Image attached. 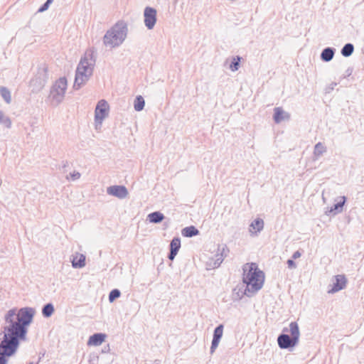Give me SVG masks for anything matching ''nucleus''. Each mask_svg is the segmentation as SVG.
<instances>
[{"label":"nucleus","mask_w":364,"mask_h":364,"mask_svg":"<svg viewBox=\"0 0 364 364\" xmlns=\"http://www.w3.org/2000/svg\"><path fill=\"white\" fill-rule=\"evenodd\" d=\"M353 68H351V67H349L345 72V74L343 75V76L341 77V78H346L347 77H349L352 75L353 73Z\"/></svg>","instance_id":"nucleus-35"},{"label":"nucleus","mask_w":364,"mask_h":364,"mask_svg":"<svg viewBox=\"0 0 364 364\" xmlns=\"http://www.w3.org/2000/svg\"><path fill=\"white\" fill-rule=\"evenodd\" d=\"M337 85L336 82H332L329 85V86L326 88V92H330L331 90H333L335 87V86Z\"/></svg>","instance_id":"nucleus-36"},{"label":"nucleus","mask_w":364,"mask_h":364,"mask_svg":"<svg viewBox=\"0 0 364 364\" xmlns=\"http://www.w3.org/2000/svg\"><path fill=\"white\" fill-rule=\"evenodd\" d=\"M156 10L151 6H146L144 11V22L145 26L149 29L151 30L155 26L156 23Z\"/></svg>","instance_id":"nucleus-9"},{"label":"nucleus","mask_w":364,"mask_h":364,"mask_svg":"<svg viewBox=\"0 0 364 364\" xmlns=\"http://www.w3.org/2000/svg\"><path fill=\"white\" fill-rule=\"evenodd\" d=\"M147 218L150 223L157 224L162 222L165 217L161 212L154 211L149 213L147 216Z\"/></svg>","instance_id":"nucleus-20"},{"label":"nucleus","mask_w":364,"mask_h":364,"mask_svg":"<svg viewBox=\"0 0 364 364\" xmlns=\"http://www.w3.org/2000/svg\"><path fill=\"white\" fill-rule=\"evenodd\" d=\"M301 255V252L299 250H297L293 253L291 259H296L300 257Z\"/></svg>","instance_id":"nucleus-37"},{"label":"nucleus","mask_w":364,"mask_h":364,"mask_svg":"<svg viewBox=\"0 0 364 364\" xmlns=\"http://www.w3.org/2000/svg\"><path fill=\"white\" fill-rule=\"evenodd\" d=\"M223 328H224L223 325L220 324L214 329L213 336V339L220 341V339L223 336Z\"/></svg>","instance_id":"nucleus-29"},{"label":"nucleus","mask_w":364,"mask_h":364,"mask_svg":"<svg viewBox=\"0 0 364 364\" xmlns=\"http://www.w3.org/2000/svg\"><path fill=\"white\" fill-rule=\"evenodd\" d=\"M287 263L289 269H295L296 267V262L294 261L293 259H288Z\"/></svg>","instance_id":"nucleus-34"},{"label":"nucleus","mask_w":364,"mask_h":364,"mask_svg":"<svg viewBox=\"0 0 364 364\" xmlns=\"http://www.w3.org/2000/svg\"><path fill=\"white\" fill-rule=\"evenodd\" d=\"M354 52V46L350 43H348L343 46V47L341 50V55L348 58Z\"/></svg>","instance_id":"nucleus-22"},{"label":"nucleus","mask_w":364,"mask_h":364,"mask_svg":"<svg viewBox=\"0 0 364 364\" xmlns=\"http://www.w3.org/2000/svg\"><path fill=\"white\" fill-rule=\"evenodd\" d=\"M181 248V239L178 237H173L169 245V253L168 258L173 260Z\"/></svg>","instance_id":"nucleus-13"},{"label":"nucleus","mask_w":364,"mask_h":364,"mask_svg":"<svg viewBox=\"0 0 364 364\" xmlns=\"http://www.w3.org/2000/svg\"><path fill=\"white\" fill-rule=\"evenodd\" d=\"M243 271L242 281L246 284V287L242 294L252 296L262 289L264 281V274L258 269L255 263H251L248 269L243 268Z\"/></svg>","instance_id":"nucleus-2"},{"label":"nucleus","mask_w":364,"mask_h":364,"mask_svg":"<svg viewBox=\"0 0 364 364\" xmlns=\"http://www.w3.org/2000/svg\"><path fill=\"white\" fill-rule=\"evenodd\" d=\"M68 82L65 77H60L53 85L50 90L49 97L55 105H58L64 99L67 90Z\"/></svg>","instance_id":"nucleus-6"},{"label":"nucleus","mask_w":364,"mask_h":364,"mask_svg":"<svg viewBox=\"0 0 364 364\" xmlns=\"http://www.w3.org/2000/svg\"><path fill=\"white\" fill-rule=\"evenodd\" d=\"M336 48L326 47L321 53L320 58L323 62H330L334 57Z\"/></svg>","instance_id":"nucleus-17"},{"label":"nucleus","mask_w":364,"mask_h":364,"mask_svg":"<svg viewBox=\"0 0 364 364\" xmlns=\"http://www.w3.org/2000/svg\"><path fill=\"white\" fill-rule=\"evenodd\" d=\"M220 343V340L213 339L212 340L211 346L210 349V354H213L215 349L218 348Z\"/></svg>","instance_id":"nucleus-31"},{"label":"nucleus","mask_w":364,"mask_h":364,"mask_svg":"<svg viewBox=\"0 0 364 364\" xmlns=\"http://www.w3.org/2000/svg\"><path fill=\"white\" fill-rule=\"evenodd\" d=\"M95 58L92 52H86L81 58L75 71L74 90H79L84 86L93 74Z\"/></svg>","instance_id":"nucleus-3"},{"label":"nucleus","mask_w":364,"mask_h":364,"mask_svg":"<svg viewBox=\"0 0 364 364\" xmlns=\"http://www.w3.org/2000/svg\"><path fill=\"white\" fill-rule=\"evenodd\" d=\"M274 117L273 119L275 123L279 124L282 121L289 120L290 119V114L284 111L282 107H275L274 109Z\"/></svg>","instance_id":"nucleus-15"},{"label":"nucleus","mask_w":364,"mask_h":364,"mask_svg":"<svg viewBox=\"0 0 364 364\" xmlns=\"http://www.w3.org/2000/svg\"><path fill=\"white\" fill-rule=\"evenodd\" d=\"M347 283V279L343 274H338L335 276V282L331 289L328 291V293H336L343 289Z\"/></svg>","instance_id":"nucleus-12"},{"label":"nucleus","mask_w":364,"mask_h":364,"mask_svg":"<svg viewBox=\"0 0 364 364\" xmlns=\"http://www.w3.org/2000/svg\"><path fill=\"white\" fill-rule=\"evenodd\" d=\"M49 6H50L49 3L48 2H45L38 9V12H39V13L44 12L45 11H46L48 9Z\"/></svg>","instance_id":"nucleus-33"},{"label":"nucleus","mask_w":364,"mask_h":364,"mask_svg":"<svg viewBox=\"0 0 364 364\" xmlns=\"http://www.w3.org/2000/svg\"><path fill=\"white\" fill-rule=\"evenodd\" d=\"M72 266L74 268H82L85 266V256L82 254L73 257L71 261Z\"/></svg>","instance_id":"nucleus-21"},{"label":"nucleus","mask_w":364,"mask_h":364,"mask_svg":"<svg viewBox=\"0 0 364 364\" xmlns=\"http://www.w3.org/2000/svg\"><path fill=\"white\" fill-rule=\"evenodd\" d=\"M110 350L109 348V345H107L106 346H105L102 349V353H107L109 352Z\"/></svg>","instance_id":"nucleus-38"},{"label":"nucleus","mask_w":364,"mask_h":364,"mask_svg":"<svg viewBox=\"0 0 364 364\" xmlns=\"http://www.w3.org/2000/svg\"><path fill=\"white\" fill-rule=\"evenodd\" d=\"M155 364H160L159 361V360H155Z\"/></svg>","instance_id":"nucleus-42"},{"label":"nucleus","mask_w":364,"mask_h":364,"mask_svg":"<svg viewBox=\"0 0 364 364\" xmlns=\"http://www.w3.org/2000/svg\"><path fill=\"white\" fill-rule=\"evenodd\" d=\"M128 32L127 24L119 21L109 29L103 37L104 45L111 49L119 47L127 38Z\"/></svg>","instance_id":"nucleus-4"},{"label":"nucleus","mask_w":364,"mask_h":364,"mask_svg":"<svg viewBox=\"0 0 364 364\" xmlns=\"http://www.w3.org/2000/svg\"><path fill=\"white\" fill-rule=\"evenodd\" d=\"M341 200L336 203H335L331 208L325 212L326 215H330L331 213L333 215H336L343 211V207L346 202V197L342 196L341 198Z\"/></svg>","instance_id":"nucleus-16"},{"label":"nucleus","mask_w":364,"mask_h":364,"mask_svg":"<svg viewBox=\"0 0 364 364\" xmlns=\"http://www.w3.org/2000/svg\"><path fill=\"white\" fill-rule=\"evenodd\" d=\"M109 105L105 100H100L95 107V121L102 123V121L108 115Z\"/></svg>","instance_id":"nucleus-8"},{"label":"nucleus","mask_w":364,"mask_h":364,"mask_svg":"<svg viewBox=\"0 0 364 364\" xmlns=\"http://www.w3.org/2000/svg\"><path fill=\"white\" fill-rule=\"evenodd\" d=\"M199 230L193 225L188 226L182 229L181 234L186 237H192L199 235Z\"/></svg>","instance_id":"nucleus-19"},{"label":"nucleus","mask_w":364,"mask_h":364,"mask_svg":"<svg viewBox=\"0 0 364 364\" xmlns=\"http://www.w3.org/2000/svg\"><path fill=\"white\" fill-rule=\"evenodd\" d=\"M121 296V292L118 289H112L109 294V301L113 302L115 299H118Z\"/></svg>","instance_id":"nucleus-30"},{"label":"nucleus","mask_w":364,"mask_h":364,"mask_svg":"<svg viewBox=\"0 0 364 364\" xmlns=\"http://www.w3.org/2000/svg\"><path fill=\"white\" fill-rule=\"evenodd\" d=\"M106 338V335L102 333H96L90 336L87 341L88 346H99L102 344Z\"/></svg>","instance_id":"nucleus-18"},{"label":"nucleus","mask_w":364,"mask_h":364,"mask_svg":"<svg viewBox=\"0 0 364 364\" xmlns=\"http://www.w3.org/2000/svg\"><path fill=\"white\" fill-rule=\"evenodd\" d=\"M54 306L52 303L45 304L42 308V314L45 318L50 317L54 312Z\"/></svg>","instance_id":"nucleus-23"},{"label":"nucleus","mask_w":364,"mask_h":364,"mask_svg":"<svg viewBox=\"0 0 364 364\" xmlns=\"http://www.w3.org/2000/svg\"><path fill=\"white\" fill-rule=\"evenodd\" d=\"M229 250L225 245L219 246L218 248V252L215 255L214 257L212 258L213 264H210L213 268L218 267L224 259L228 256Z\"/></svg>","instance_id":"nucleus-10"},{"label":"nucleus","mask_w":364,"mask_h":364,"mask_svg":"<svg viewBox=\"0 0 364 364\" xmlns=\"http://www.w3.org/2000/svg\"><path fill=\"white\" fill-rule=\"evenodd\" d=\"M264 220L257 218L255 219L250 225L249 231L251 235H257L264 228Z\"/></svg>","instance_id":"nucleus-14"},{"label":"nucleus","mask_w":364,"mask_h":364,"mask_svg":"<svg viewBox=\"0 0 364 364\" xmlns=\"http://www.w3.org/2000/svg\"><path fill=\"white\" fill-rule=\"evenodd\" d=\"M107 193V194L115 196L119 199L125 198L129 194L127 188L124 186L118 185L108 187Z\"/></svg>","instance_id":"nucleus-11"},{"label":"nucleus","mask_w":364,"mask_h":364,"mask_svg":"<svg viewBox=\"0 0 364 364\" xmlns=\"http://www.w3.org/2000/svg\"><path fill=\"white\" fill-rule=\"evenodd\" d=\"M0 124H4L6 128H11V121L10 118L5 116L2 111L0 110Z\"/></svg>","instance_id":"nucleus-28"},{"label":"nucleus","mask_w":364,"mask_h":364,"mask_svg":"<svg viewBox=\"0 0 364 364\" xmlns=\"http://www.w3.org/2000/svg\"><path fill=\"white\" fill-rule=\"evenodd\" d=\"M326 146H324L321 142H318L314 146V154L315 156L318 157L326 152Z\"/></svg>","instance_id":"nucleus-26"},{"label":"nucleus","mask_w":364,"mask_h":364,"mask_svg":"<svg viewBox=\"0 0 364 364\" xmlns=\"http://www.w3.org/2000/svg\"><path fill=\"white\" fill-rule=\"evenodd\" d=\"M288 331V330H287V328H284L283 329V331H284V332H286V331Z\"/></svg>","instance_id":"nucleus-43"},{"label":"nucleus","mask_w":364,"mask_h":364,"mask_svg":"<svg viewBox=\"0 0 364 364\" xmlns=\"http://www.w3.org/2000/svg\"><path fill=\"white\" fill-rule=\"evenodd\" d=\"M53 0H46V2H48L49 3V5H50V4L53 2Z\"/></svg>","instance_id":"nucleus-41"},{"label":"nucleus","mask_w":364,"mask_h":364,"mask_svg":"<svg viewBox=\"0 0 364 364\" xmlns=\"http://www.w3.org/2000/svg\"><path fill=\"white\" fill-rule=\"evenodd\" d=\"M35 313L31 307L13 308L6 311L0 332V364H7L8 358L16 353L21 342L27 340L28 327Z\"/></svg>","instance_id":"nucleus-1"},{"label":"nucleus","mask_w":364,"mask_h":364,"mask_svg":"<svg viewBox=\"0 0 364 364\" xmlns=\"http://www.w3.org/2000/svg\"><path fill=\"white\" fill-rule=\"evenodd\" d=\"M0 95H1V97L4 99V100L7 104L11 103V92L7 87H6L4 86H1L0 87Z\"/></svg>","instance_id":"nucleus-24"},{"label":"nucleus","mask_w":364,"mask_h":364,"mask_svg":"<svg viewBox=\"0 0 364 364\" xmlns=\"http://www.w3.org/2000/svg\"><path fill=\"white\" fill-rule=\"evenodd\" d=\"M48 79V69L46 67L38 68L36 75L30 81V87L32 92H40L46 84Z\"/></svg>","instance_id":"nucleus-7"},{"label":"nucleus","mask_w":364,"mask_h":364,"mask_svg":"<svg viewBox=\"0 0 364 364\" xmlns=\"http://www.w3.org/2000/svg\"><path fill=\"white\" fill-rule=\"evenodd\" d=\"M68 166V162L67 161H63L62 168L64 169Z\"/></svg>","instance_id":"nucleus-39"},{"label":"nucleus","mask_w":364,"mask_h":364,"mask_svg":"<svg viewBox=\"0 0 364 364\" xmlns=\"http://www.w3.org/2000/svg\"><path fill=\"white\" fill-rule=\"evenodd\" d=\"M242 58L239 55L232 58V62L230 65V69L235 72L238 70Z\"/></svg>","instance_id":"nucleus-27"},{"label":"nucleus","mask_w":364,"mask_h":364,"mask_svg":"<svg viewBox=\"0 0 364 364\" xmlns=\"http://www.w3.org/2000/svg\"><path fill=\"white\" fill-rule=\"evenodd\" d=\"M81 176V174L80 173H79L78 171H74L73 173H71L70 174V177L69 178L68 176H67V179L69 180H72V181H76L77 179H79Z\"/></svg>","instance_id":"nucleus-32"},{"label":"nucleus","mask_w":364,"mask_h":364,"mask_svg":"<svg viewBox=\"0 0 364 364\" xmlns=\"http://www.w3.org/2000/svg\"><path fill=\"white\" fill-rule=\"evenodd\" d=\"M41 359V357L39 358L38 361L36 363H33L31 362V363H29L28 364H38V362L40 361Z\"/></svg>","instance_id":"nucleus-40"},{"label":"nucleus","mask_w":364,"mask_h":364,"mask_svg":"<svg viewBox=\"0 0 364 364\" xmlns=\"http://www.w3.org/2000/svg\"><path fill=\"white\" fill-rule=\"evenodd\" d=\"M291 337L286 333H281L277 338L278 346L281 349H289L296 346L299 341V328L296 321L289 323Z\"/></svg>","instance_id":"nucleus-5"},{"label":"nucleus","mask_w":364,"mask_h":364,"mask_svg":"<svg viewBox=\"0 0 364 364\" xmlns=\"http://www.w3.org/2000/svg\"><path fill=\"white\" fill-rule=\"evenodd\" d=\"M144 105H145V101H144V98L141 95L137 96L135 98L134 102V109L138 112L141 111L144 109Z\"/></svg>","instance_id":"nucleus-25"}]
</instances>
